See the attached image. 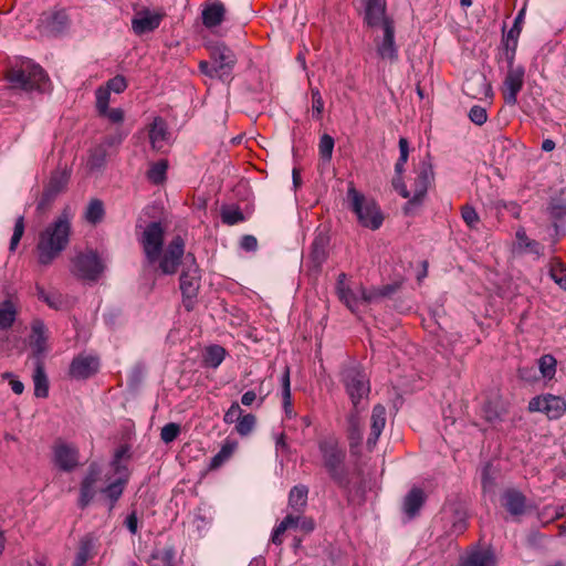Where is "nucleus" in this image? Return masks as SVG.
Instances as JSON below:
<instances>
[{"mask_svg":"<svg viewBox=\"0 0 566 566\" xmlns=\"http://www.w3.org/2000/svg\"><path fill=\"white\" fill-rule=\"evenodd\" d=\"M399 158L395 165V172L396 175L401 176L405 171V165L409 156V143L405 137H400L399 139Z\"/></svg>","mask_w":566,"mask_h":566,"instance_id":"nucleus-51","label":"nucleus"},{"mask_svg":"<svg viewBox=\"0 0 566 566\" xmlns=\"http://www.w3.org/2000/svg\"><path fill=\"white\" fill-rule=\"evenodd\" d=\"M338 297L352 312H354L358 306L360 296L349 287L338 286Z\"/></svg>","mask_w":566,"mask_h":566,"instance_id":"nucleus-50","label":"nucleus"},{"mask_svg":"<svg viewBox=\"0 0 566 566\" xmlns=\"http://www.w3.org/2000/svg\"><path fill=\"white\" fill-rule=\"evenodd\" d=\"M167 138V128L161 118H155L149 129V140L154 149H160Z\"/></svg>","mask_w":566,"mask_h":566,"instance_id":"nucleus-38","label":"nucleus"},{"mask_svg":"<svg viewBox=\"0 0 566 566\" xmlns=\"http://www.w3.org/2000/svg\"><path fill=\"white\" fill-rule=\"evenodd\" d=\"M468 116L470 120L478 126H482L488 120V112L485 107H482L480 105L472 106L471 109L469 111Z\"/></svg>","mask_w":566,"mask_h":566,"instance_id":"nucleus-59","label":"nucleus"},{"mask_svg":"<svg viewBox=\"0 0 566 566\" xmlns=\"http://www.w3.org/2000/svg\"><path fill=\"white\" fill-rule=\"evenodd\" d=\"M221 220L227 226H234L245 221V217L240 207L230 205L221 207Z\"/></svg>","mask_w":566,"mask_h":566,"instance_id":"nucleus-40","label":"nucleus"},{"mask_svg":"<svg viewBox=\"0 0 566 566\" xmlns=\"http://www.w3.org/2000/svg\"><path fill=\"white\" fill-rule=\"evenodd\" d=\"M496 558L491 549H474L461 557L458 566H495Z\"/></svg>","mask_w":566,"mask_h":566,"instance_id":"nucleus-27","label":"nucleus"},{"mask_svg":"<svg viewBox=\"0 0 566 566\" xmlns=\"http://www.w3.org/2000/svg\"><path fill=\"white\" fill-rule=\"evenodd\" d=\"M88 558H90V547L86 543H82L76 553L75 559L73 562V566H85Z\"/></svg>","mask_w":566,"mask_h":566,"instance_id":"nucleus-64","label":"nucleus"},{"mask_svg":"<svg viewBox=\"0 0 566 566\" xmlns=\"http://www.w3.org/2000/svg\"><path fill=\"white\" fill-rule=\"evenodd\" d=\"M168 169V161L161 159L151 165L147 171V178L154 185H161L166 180V174Z\"/></svg>","mask_w":566,"mask_h":566,"instance_id":"nucleus-43","label":"nucleus"},{"mask_svg":"<svg viewBox=\"0 0 566 566\" xmlns=\"http://www.w3.org/2000/svg\"><path fill=\"white\" fill-rule=\"evenodd\" d=\"M556 359L553 355H544L538 359V368L544 378L552 379L556 374Z\"/></svg>","mask_w":566,"mask_h":566,"instance_id":"nucleus-47","label":"nucleus"},{"mask_svg":"<svg viewBox=\"0 0 566 566\" xmlns=\"http://www.w3.org/2000/svg\"><path fill=\"white\" fill-rule=\"evenodd\" d=\"M242 415V409L240 408L237 401L232 402L230 408L226 411L223 416V421L228 424L238 422Z\"/></svg>","mask_w":566,"mask_h":566,"instance_id":"nucleus-62","label":"nucleus"},{"mask_svg":"<svg viewBox=\"0 0 566 566\" xmlns=\"http://www.w3.org/2000/svg\"><path fill=\"white\" fill-rule=\"evenodd\" d=\"M443 516L451 524L450 534L459 535L468 528V512L461 504L452 503L448 505Z\"/></svg>","mask_w":566,"mask_h":566,"instance_id":"nucleus-20","label":"nucleus"},{"mask_svg":"<svg viewBox=\"0 0 566 566\" xmlns=\"http://www.w3.org/2000/svg\"><path fill=\"white\" fill-rule=\"evenodd\" d=\"M6 80L13 90L32 92L40 91L42 85L49 81V77L39 64L25 62L20 66L9 69L6 73Z\"/></svg>","mask_w":566,"mask_h":566,"instance_id":"nucleus-5","label":"nucleus"},{"mask_svg":"<svg viewBox=\"0 0 566 566\" xmlns=\"http://www.w3.org/2000/svg\"><path fill=\"white\" fill-rule=\"evenodd\" d=\"M308 488L303 484L295 485L289 493V509L291 512L304 513L307 506Z\"/></svg>","mask_w":566,"mask_h":566,"instance_id":"nucleus-32","label":"nucleus"},{"mask_svg":"<svg viewBox=\"0 0 566 566\" xmlns=\"http://www.w3.org/2000/svg\"><path fill=\"white\" fill-rule=\"evenodd\" d=\"M67 25L69 17L63 10L43 12L38 21L40 33L46 36H57L62 34Z\"/></svg>","mask_w":566,"mask_h":566,"instance_id":"nucleus-14","label":"nucleus"},{"mask_svg":"<svg viewBox=\"0 0 566 566\" xmlns=\"http://www.w3.org/2000/svg\"><path fill=\"white\" fill-rule=\"evenodd\" d=\"M281 385H282L283 408H284L287 417L291 418L293 416V410H292L291 380H290V368L289 367L285 368V371L282 375Z\"/></svg>","mask_w":566,"mask_h":566,"instance_id":"nucleus-42","label":"nucleus"},{"mask_svg":"<svg viewBox=\"0 0 566 566\" xmlns=\"http://www.w3.org/2000/svg\"><path fill=\"white\" fill-rule=\"evenodd\" d=\"M165 15L163 9L153 12L148 8H143L132 19V29L137 35L151 32L160 25Z\"/></svg>","mask_w":566,"mask_h":566,"instance_id":"nucleus-15","label":"nucleus"},{"mask_svg":"<svg viewBox=\"0 0 566 566\" xmlns=\"http://www.w3.org/2000/svg\"><path fill=\"white\" fill-rule=\"evenodd\" d=\"M524 76L525 67L523 65L507 70L503 82V97L507 105L514 106L517 103V95L524 85Z\"/></svg>","mask_w":566,"mask_h":566,"instance_id":"nucleus-16","label":"nucleus"},{"mask_svg":"<svg viewBox=\"0 0 566 566\" xmlns=\"http://www.w3.org/2000/svg\"><path fill=\"white\" fill-rule=\"evenodd\" d=\"M530 412H543L551 420H557L566 413V400L552 394L533 397L527 407Z\"/></svg>","mask_w":566,"mask_h":566,"instance_id":"nucleus-10","label":"nucleus"},{"mask_svg":"<svg viewBox=\"0 0 566 566\" xmlns=\"http://www.w3.org/2000/svg\"><path fill=\"white\" fill-rule=\"evenodd\" d=\"M416 174L417 177L413 181V195L403 206L405 214H410L415 208L422 205L428 189L434 180L433 167L429 157L420 161Z\"/></svg>","mask_w":566,"mask_h":566,"instance_id":"nucleus-8","label":"nucleus"},{"mask_svg":"<svg viewBox=\"0 0 566 566\" xmlns=\"http://www.w3.org/2000/svg\"><path fill=\"white\" fill-rule=\"evenodd\" d=\"M70 177L71 172L66 169L55 170L51 174L46 185L62 193L66 189V186L70 181Z\"/></svg>","mask_w":566,"mask_h":566,"instance_id":"nucleus-45","label":"nucleus"},{"mask_svg":"<svg viewBox=\"0 0 566 566\" xmlns=\"http://www.w3.org/2000/svg\"><path fill=\"white\" fill-rule=\"evenodd\" d=\"M517 248L522 252H528L536 255H541L543 252V245L536 240L530 239L524 228H518L516 231Z\"/></svg>","mask_w":566,"mask_h":566,"instance_id":"nucleus-36","label":"nucleus"},{"mask_svg":"<svg viewBox=\"0 0 566 566\" xmlns=\"http://www.w3.org/2000/svg\"><path fill=\"white\" fill-rule=\"evenodd\" d=\"M384 36L377 43V53L382 60L395 62L398 60V49L395 43V24L392 20H385Z\"/></svg>","mask_w":566,"mask_h":566,"instance_id":"nucleus-17","label":"nucleus"},{"mask_svg":"<svg viewBox=\"0 0 566 566\" xmlns=\"http://www.w3.org/2000/svg\"><path fill=\"white\" fill-rule=\"evenodd\" d=\"M311 97H312V111H313L312 116H313V118L318 120L322 118V114L324 111V101H323L319 90L316 87H312L311 88Z\"/></svg>","mask_w":566,"mask_h":566,"instance_id":"nucleus-54","label":"nucleus"},{"mask_svg":"<svg viewBox=\"0 0 566 566\" xmlns=\"http://www.w3.org/2000/svg\"><path fill=\"white\" fill-rule=\"evenodd\" d=\"M34 396L38 398H46L49 396V378L45 373L43 359L34 361L33 371Z\"/></svg>","mask_w":566,"mask_h":566,"instance_id":"nucleus-29","label":"nucleus"},{"mask_svg":"<svg viewBox=\"0 0 566 566\" xmlns=\"http://www.w3.org/2000/svg\"><path fill=\"white\" fill-rule=\"evenodd\" d=\"M105 214L103 201L99 199H92L85 211V219L92 224L99 223Z\"/></svg>","mask_w":566,"mask_h":566,"instance_id":"nucleus-41","label":"nucleus"},{"mask_svg":"<svg viewBox=\"0 0 566 566\" xmlns=\"http://www.w3.org/2000/svg\"><path fill=\"white\" fill-rule=\"evenodd\" d=\"M127 483V475L120 476L114 482L109 483L107 486L103 488L101 492L105 495V497L108 500V510L112 511L117 501L123 495L125 485Z\"/></svg>","mask_w":566,"mask_h":566,"instance_id":"nucleus-34","label":"nucleus"},{"mask_svg":"<svg viewBox=\"0 0 566 566\" xmlns=\"http://www.w3.org/2000/svg\"><path fill=\"white\" fill-rule=\"evenodd\" d=\"M99 369V360L94 356L78 355L70 365V375L75 379H87Z\"/></svg>","mask_w":566,"mask_h":566,"instance_id":"nucleus-18","label":"nucleus"},{"mask_svg":"<svg viewBox=\"0 0 566 566\" xmlns=\"http://www.w3.org/2000/svg\"><path fill=\"white\" fill-rule=\"evenodd\" d=\"M549 274L554 282L566 291V265L558 263L552 266Z\"/></svg>","mask_w":566,"mask_h":566,"instance_id":"nucleus-58","label":"nucleus"},{"mask_svg":"<svg viewBox=\"0 0 566 566\" xmlns=\"http://www.w3.org/2000/svg\"><path fill=\"white\" fill-rule=\"evenodd\" d=\"M340 381L350 398L353 409L357 411L360 409L361 400L370 392V384L365 370L358 363L352 361L342 368Z\"/></svg>","mask_w":566,"mask_h":566,"instance_id":"nucleus-6","label":"nucleus"},{"mask_svg":"<svg viewBox=\"0 0 566 566\" xmlns=\"http://www.w3.org/2000/svg\"><path fill=\"white\" fill-rule=\"evenodd\" d=\"M503 507L513 516H521L525 513L526 496L516 489H507L501 496Z\"/></svg>","mask_w":566,"mask_h":566,"instance_id":"nucleus-24","label":"nucleus"},{"mask_svg":"<svg viewBox=\"0 0 566 566\" xmlns=\"http://www.w3.org/2000/svg\"><path fill=\"white\" fill-rule=\"evenodd\" d=\"M462 91L465 95L476 99L492 96L491 83L481 73H475L468 77L463 83Z\"/></svg>","mask_w":566,"mask_h":566,"instance_id":"nucleus-19","label":"nucleus"},{"mask_svg":"<svg viewBox=\"0 0 566 566\" xmlns=\"http://www.w3.org/2000/svg\"><path fill=\"white\" fill-rule=\"evenodd\" d=\"M334 138L328 134H324L318 144L319 156L324 161H329L332 159L333 149H334Z\"/></svg>","mask_w":566,"mask_h":566,"instance_id":"nucleus-52","label":"nucleus"},{"mask_svg":"<svg viewBox=\"0 0 566 566\" xmlns=\"http://www.w3.org/2000/svg\"><path fill=\"white\" fill-rule=\"evenodd\" d=\"M54 201H55V199L53 197H51L50 193H48L43 190L42 196L36 205V212L39 214L46 213L51 209Z\"/></svg>","mask_w":566,"mask_h":566,"instance_id":"nucleus-63","label":"nucleus"},{"mask_svg":"<svg viewBox=\"0 0 566 566\" xmlns=\"http://www.w3.org/2000/svg\"><path fill=\"white\" fill-rule=\"evenodd\" d=\"M182 271L179 277V287L182 294V305L187 312L195 308L196 298L200 289L199 266L193 254L188 253L182 263Z\"/></svg>","mask_w":566,"mask_h":566,"instance_id":"nucleus-7","label":"nucleus"},{"mask_svg":"<svg viewBox=\"0 0 566 566\" xmlns=\"http://www.w3.org/2000/svg\"><path fill=\"white\" fill-rule=\"evenodd\" d=\"M506 413L507 409L501 400H488L483 403L482 416L491 424L501 422Z\"/></svg>","mask_w":566,"mask_h":566,"instance_id":"nucleus-30","label":"nucleus"},{"mask_svg":"<svg viewBox=\"0 0 566 566\" xmlns=\"http://www.w3.org/2000/svg\"><path fill=\"white\" fill-rule=\"evenodd\" d=\"M36 296L40 301L48 304L49 307L60 311L64 307L65 301L59 292H46L42 286H36Z\"/></svg>","mask_w":566,"mask_h":566,"instance_id":"nucleus-39","label":"nucleus"},{"mask_svg":"<svg viewBox=\"0 0 566 566\" xmlns=\"http://www.w3.org/2000/svg\"><path fill=\"white\" fill-rule=\"evenodd\" d=\"M226 7L221 2H214L202 10V23L211 29L220 25L224 19Z\"/></svg>","mask_w":566,"mask_h":566,"instance_id":"nucleus-31","label":"nucleus"},{"mask_svg":"<svg viewBox=\"0 0 566 566\" xmlns=\"http://www.w3.org/2000/svg\"><path fill=\"white\" fill-rule=\"evenodd\" d=\"M210 59L220 71V81L230 83L233 80L232 72L238 61L235 53L224 43H217L210 48Z\"/></svg>","mask_w":566,"mask_h":566,"instance_id":"nucleus-11","label":"nucleus"},{"mask_svg":"<svg viewBox=\"0 0 566 566\" xmlns=\"http://www.w3.org/2000/svg\"><path fill=\"white\" fill-rule=\"evenodd\" d=\"M426 493L421 488L413 486L402 500V512L408 520L417 517L426 503Z\"/></svg>","mask_w":566,"mask_h":566,"instance_id":"nucleus-21","label":"nucleus"},{"mask_svg":"<svg viewBox=\"0 0 566 566\" xmlns=\"http://www.w3.org/2000/svg\"><path fill=\"white\" fill-rule=\"evenodd\" d=\"M256 423V418L252 413L241 415L240 419L238 420L235 424V430L240 436H248L250 434Z\"/></svg>","mask_w":566,"mask_h":566,"instance_id":"nucleus-48","label":"nucleus"},{"mask_svg":"<svg viewBox=\"0 0 566 566\" xmlns=\"http://www.w3.org/2000/svg\"><path fill=\"white\" fill-rule=\"evenodd\" d=\"M104 266L95 251L78 253L72 260V272L74 275L86 281H97Z\"/></svg>","mask_w":566,"mask_h":566,"instance_id":"nucleus-9","label":"nucleus"},{"mask_svg":"<svg viewBox=\"0 0 566 566\" xmlns=\"http://www.w3.org/2000/svg\"><path fill=\"white\" fill-rule=\"evenodd\" d=\"M370 422V433L366 444L369 450H373L386 426V408L382 405L374 406Z\"/></svg>","mask_w":566,"mask_h":566,"instance_id":"nucleus-23","label":"nucleus"},{"mask_svg":"<svg viewBox=\"0 0 566 566\" xmlns=\"http://www.w3.org/2000/svg\"><path fill=\"white\" fill-rule=\"evenodd\" d=\"M78 449L62 440L55 441L53 446L54 464L64 472H72L78 465Z\"/></svg>","mask_w":566,"mask_h":566,"instance_id":"nucleus-12","label":"nucleus"},{"mask_svg":"<svg viewBox=\"0 0 566 566\" xmlns=\"http://www.w3.org/2000/svg\"><path fill=\"white\" fill-rule=\"evenodd\" d=\"M126 87H127V82H126L125 77L122 75H116L113 78L107 81L105 88L109 90V92L113 91V92L119 94V93L124 92L126 90Z\"/></svg>","mask_w":566,"mask_h":566,"instance_id":"nucleus-61","label":"nucleus"},{"mask_svg":"<svg viewBox=\"0 0 566 566\" xmlns=\"http://www.w3.org/2000/svg\"><path fill=\"white\" fill-rule=\"evenodd\" d=\"M127 132H125L122 127H116L113 132L108 133L101 144H105L106 148H117L122 145L124 139L127 136Z\"/></svg>","mask_w":566,"mask_h":566,"instance_id":"nucleus-49","label":"nucleus"},{"mask_svg":"<svg viewBox=\"0 0 566 566\" xmlns=\"http://www.w3.org/2000/svg\"><path fill=\"white\" fill-rule=\"evenodd\" d=\"M18 316L17 305L10 298H6L0 303V329H10Z\"/></svg>","mask_w":566,"mask_h":566,"instance_id":"nucleus-35","label":"nucleus"},{"mask_svg":"<svg viewBox=\"0 0 566 566\" xmlns=\"http://www.w3.org/2000/svg\"><path fill=\"white\" fill-rule=\"evenodd\" d=\"M547 211L551 218L556 221L566 220V200L562 197L551 198Z\"/></svg>","mask_w":566,"mask_h":566,"instance_id":"nucleus-44","label":"nucleus"},{"mask_svg":"<svg viewBox=\"0 0 566 566\" xmlns=\"http://www.w3.org/2000/svg\"><path fill=\"white\" fill-rule=\"evenodd\" d=\"M31 347L34 357V361L43 359V355L46 350V327L40 319H35L31 325Z\"/></svg>","mask_w":566,"mask_h":566,"instance_id":"nucleus-26","label":"nucleus"},{"mask_svg":"<svg viewBox=\"0 0 566 566\" xmlns=\"http://www.w3.org/2000/svg\"><path fill=\"white\" fill-rule=\"evenodd\" d=\"M234 449H235V446H233V444H230V443L223 444L221 447V449L219 450V452L211 458L210 463H209V469L216 470V469L220 468L232 455Z\"/></svg>","mask_w":566,"mask_h":566,"instance_id":"nucleus-46","label":"nucleus"},{"mask_svg":"<svg viewBox=\"0 0 566 566\" xmlns=\"http://www.w3.org/2000/svg\"><path fill=\"white\" fill-rule=\"evenodd\" d=\"M347 202L361 227L370 230H378L381 227L384 214L377 202L359 192L353 185L347 190Z\"/></svg>","mask_w":566,"mask_h":566,"instance_id":"nucleus-4","label":"nucleus"},{"mask_svg":"<svg viewBox=\"0 0 566 566\" xmlns=\"http://www.w3.org/2000/svg\"><path fill=\"white\" fill-rule=\"evenodd\" d=\"M151 558L161 559L165 566H176V549L174 546H167L163 551L154 552Z\"/></svg>","mask_w":566,"mask_h":566,"instance_id":"nucleus-53","label":"nucleus"},{"mask_svg":"<svg viewBox=\"0 0 566 566\" xmlns=\"http://www.w3.org/2000/svg\"><path fill=\"white\" fill-rule=\"evenodd\" d=\"M23 233H24V218H23V216H20L15 220L13 234L10 240V247H9L10 251H14L17 249Z\"/></svg>","mask_w":566,"mask_h":566,"instance_id":"nucleus-60","label":"nucleus"},{"mask_svg":"<svg viewBox=\"0 0 566 566\" xmlns=\"http://www.w3.org/2000/svg\"><path fill=\"white\" fill-rule=\"evenodd\" d=\"M71 222L66 210L39 237L36 244L38 260L42 265H50L70 242Z\"/></svg>","mask_w":566,"mask_h":566,"instance_id":"nucleus-3","label":"nucleus"},{"mask_svg":"<svg viewBox=\"0 0 566 566\" xmlns=\"http://www.w3.org/2000/svg\"><path fill=\"white\" fill-rule=\"evenodd\" d=\"M329 247V237L324 232H318L312 244L310 251V259L314 268L321 269L323 263L327 260Z\"/></svg>","mask_w":566,"mask_h":566,"instance_id":"nucleus-25","label":"nucleus"},{"mask_svg":"<svg viewBox=\"0 0 566 566\" xmlns=\"http://www.w3.org/2000/svg\"><path fill=\"white\" fill-rule=\"evenodd\" d=\"M101 467L96 462H92L88 465L87 472L82 479L80 485V496L77 500V505L80 509L84 510L94 500L97 493L96 483L101 479Z\"/></svg>","mask_w":566,"mask_h":566,"instance_id":"nucleus-13","label":"nucleus"},{"mask_svg":"<svg viewBox=\"0 0 566 566\" xmlns=\"http://www.w3.org/2000/svg\"><path fill=\"white\" fill-rule=\"evenodd\" d=\"M227 352L220 345H210L203 353V365L209 368H218L226 358Z\"/></svg>","mask_w":566,"mask_h":566,"instance_id":"nucleus-37","label":"nucleus"},{"mask_svg":"<svg viewBox=\"0 0 566 566\" xmlns=\"http://www.w3.org/2000/svg\"><path fill=\"white\" fill-rule=\"evenodd\" d=\"M461 217L470 229H476L480 222V217L474 207L470 205L463 206L461 209Z\"/></svg>","mask_w":566,"mask_h":566,"instance_id":"nucleus-55","label":"nucleus"},{"mask_svg":"<svg viewBox=\"0 0 566 566\" xmlns=\"http://www.w3.org/2000/svg\"><path fill=\"white\" fill-rule=\"evenodd\" d=\"M180 433V426L175 422H169L161 428L160 439L165 443H170L177 439Z\"/></svg>","mask_w":566,"mask_h":566,"instance_id":"nucleus-57","label":"nucleus"},{"mask_svg":"<svg viewBox=\"0 0 566 566\" xmlns=\"http://www.w3.org/2000/svg\"><path fill=\"white\" fill-rule=\"evenodd\" d=\"M108 151L105 144H97L88 150L87 168L90 171H99L106 166Z\"/></svg>","mask_w":566,"mask_h":566,"instance_id":"nucleus-33","label":"nucleus"},{"mask_svg":"<svg viewBox=\"0 0 566 566\" xmlns=\"http://www.w3.org/2000/svg\"><path fill=\"white\" fill-rule=\"evenodd\" d=\"M322 468L329 479L342 490L349 491L350 479L346 467V450L335 433H327L317 439Z\"/></svg>","mask_w":566,"mask_h":566,"instance_id":"nucleus-2","label":"nucleus"},{"mask_svg":"<svg viewBox=\"0 0 566 566\" xmlns=\"http://www.w3.org/2000/svg\"><path fill=\"white\" fill-rule=\"evenodd\" d=\"M138 242L144 253L143 269L158 263V271L163 275H172L177 272L185 254V241L176 235L164 250L165 229L160 221L149 222L143 230Z\"/></svg>","mask_w":566,"mask_h":566,"instance_id":"nucleus-1","label":"nucleus"},{"mask_svg":"<svg viewBox=\"0 0 566 566\" xmlns=\"http://www.w3.org/2000/svg\"><path fill=\"white\" fill-rule=\"evenodd\" d=\"M96 96V109L98 114L106 113L109 104L111 93L109 90L101 86L95 92Z\"/></svg>","mask_w":566,"mask_h":566,"instance_id":"nucleus-56","label":"nucleus"},{"mask_svg":"<svg viewBox=\"0 0 566 566\" xmlns=\"http://www.w3.org/2000/svg\"><path fill=\"white\" fill-rule=\"evenodd\" d=\"M386 0H367L365 7L364 21L368 27L375 28L382 25L385 20H391L386 17Z\"/></svg>","mask_w":566,"mask_h":566,"instance_id":"nucleus-22","label":"nucleus"},{"mask_svg":"<svg viewBox=\"0 0 566 566\" xmlns=\"http://www.w3.org/2000/svg\"><path fill=\"white\" fill-rule=\"evenodd\" d=\"M359 411L353 409L347 417V439L350 451L354 453L355 449L361 444L363 441V429L360 426Z\"/></svg>","mask_w":566,"mask_h":566,"instance_id":"nucleus-28","label":"nucleus"}]
</instances>
